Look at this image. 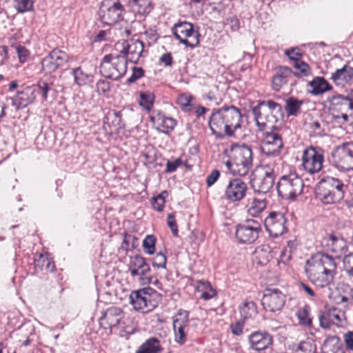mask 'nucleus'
<instances>
[{
    "label": "nucleus",
    "mask_w": 353,
    "mask_h": 353,
    "mask_svg": "<svg viewBox=\"0 0 353 353\" xmlns=\"http://www.w3.org/2000/svg\"><path fill=\"white\" fill-rule=\"evenodd\" d=\"M32 0H14V6L19 13L30 11L33 9Z\"/></svg>",
    "instance_id": "37998d69"
},
{
    "label": "nucleus",
    "mask_w": 353,
    "mask_h": 353,
    "mask_svg": "<svg viewBox=\"0 0 353 353\" xmlns=\"http://www.w3.org/2000/svg\"><path fill=\"white\" fill-rule=\"evenodd\" d=\"M38 92L41 95L43 101H47L48 94L52 90V85L43 80H40L37 83Z\"/></svg>",
    "instance_id": "49530a36"
},
{
    "label": "nucleus",
    "mask_w": 353,
    "mask_h": 353,
    "mask_svg": "<svg viewBox=\"0 0 353 353\" xmlns=\"http://www.w3.org/2000/svg\"><path fill=\"white\" fill-rule=\"evenodd\" d=\"M261 225L253 219H248L245 223L236 225V237L239 243L250 244L259 237Z\"/></svg>",
    "instance_id": "4468645a"
},
{
    "label": "nucleus",
    "mask_w": 353,
    "mask_h": 353,
    "mask_svg": "<svg viewBox=\"0 0 353 353\" xmlns=\"http://www.w3.org/2000/svg\"><path fill=\"white\" fill-rule=\"evenodd\" d=\"M127 65L128 60L125 56L108 54L101 60L99 72L105 78L118 81L125 74Z\"/></svg>",
    "instance_id": "423d86ee"
},
{
    "label": "nucleus",
    "mask_w": 353,
    "mask_h": 353,
    "mask_svg": "<svg viewBox=\"0 0 353 353\" xmlns=\"http://www.w3.org/2000/svg\"><path fill=\"white\" fill-rule=\"evenodd\" d=\"M124 10L123 5L119 1H108L103 3L99 9V19L103 23L112 26L122 20Z\"/></svg>",
    "instance_id": "9b49d317"
},
{
    "label": "nucleus",
    "mask_w": 353,
    "mask_h": 353,
    "mask_svg": "<svg viewBox=\"0 0 353 353\" xmlns=\"http://www.w3.org/2000/svg\"><path fill=\"white\" fill-rule=\"evenodd\" d=\"M276 164H263L256 166L250 176V184L254 192L266 194L273 188L276 176L275 170Z\"/></svg>",
    "instance_id": "39448f33"
},
{
    "label": "nucleus",
    "mask_w": 353,
    "mask_h": 353,
    "mask_svg": "<svg viewBox=\"0 0 353 353\" xmlns=\"http://www.w3.org/2000/svg\"><path fill=\"white\" fill-rule=\"evenodd\" d=\"M316 198L325 205L335 204L342 199L322 179L316 188Z\"/></svg>",
    "instance_id": "393cba45"
},
{
    "label": "nucleus",
    "mask_w": 353,
    "mask_h": 353,
    "mask_svg": "<svg viewBox=\"0 0 353 353\" xmlns=\"http://www.w3.org/2000/svg\"><path fill=\"white\" fill-rule=\"evenodd\" d=\"M322 245L327 252L334 254V258H341L347 250V245L344 239L334 235H330L323 239Z\"/></svg>",
    "instance_id": "4be33fe9"
},
{
    "label": "nucleus",
    "mask_w": 353,
    "mask_h": 353,
    "mask_svg": "<svg viewBox=\"0 0 353 353\" xmlns=\"http://www.w3.org/2000/svg\"><path fill=\"white\" fill-rule=\"evenodd\" d=\"M16 51L20 63H23L27 61L30 57V51L26 48L19 45L16 46Z\"/></svg>",
    "instance_id": "3c124183"
},
{
    "label": "nucleus",
    "mask_w": 353,
    "mask_h": 353,
    "mask_svg": "<svg viewBox=\"0 0 353 353\" xmlns=\"http://www.w3.org/2000/svg\"><path fill=\"white\" fill-rule=\"evenodd\" d=\"M294 71H292L293 76L298 78H303L312 75V69L310 66L303 61L294 62L293 64Z\"/></svg>",
    "instance_id": "4c0bfd02"
},
{
    "label": "nucleus",
    "mask_w": 353,
    "mask_h": 353,
    "mask_svg": "<svg viewBox=\"0 0 353 353\" xmlns=\"http://www.w3.org/2000/svg\"><path fill=\"white\" fill-rule=\"evenodd\" d=\"M128 271L133 278H137L141 285H147L152 282L151 269L146 259L141 255L136 254L130 258Z\"/></svg>",
    "instance_id": "9d476101"
},
{
    "label": "nucleus",
    "mask_w": 353,
    "mask_h": 353,
    "mask_svg": "<svg viewBox=\"0 0 353 353\" xmlns=\"http://www.w3.org/2000/svg\"><path fill=\"white\" fill-rule=\"evenodd\" d=\"M254 254L257 263L261 265H266L272 259L270 248L266 245L256 248Z\"/></svg>",
    "instance_id": "ea45409f"
},
{
    "label": "nucleus",
    "mask_w": 353,
    "mask_h": 353,
    "mask_svg": "<svg viewBox=\"0 0 353 353\" xmlns=\"http://www.w3.org/2000/svg\"><path fill=\"white\" fill-rule=\"evenodd\" d=\"M292 76V70L289 67L281 65L276 67L272 80L273 90L279 91L284 85L290 81Z\"/></svg>",
    "instance_id": "bb28decb"
},
{
    "label": "nucleus",
    "mask_w": 353,
    "mask_h": 353,
    "mask_svg": "<svg viewBox=\"0 0 353 353\" xmlns=\"http://www.w3.org/2000/svg\"><path fill=\"white\" fill-rule=\"evenodd\" d=\"M167 258L165 255L160 252L152 259V264L156 268H165Z\"/></svg>",
    "instance_id": "09e8293b"
},
{
    "label": "nucleus",
    "mask_w": 353,
    "mask_h": 353,
    "mask_svg": "<svg viewBox=\"0 0 353 353\" xmlns=\"http://www.w3.org/2000/svg\"><path fill=\"white\" fill-rule=\"evenodd\" d=\"M308 267L305 272L308 279L316 287L325 288L333 283L336 275V263L334 259L327 254L319 252L312 259L307 261Z\"/></svg>",
    "instance_id": "f03ea898"
},
{
    "label": "nucleus",
    "mask_w": 353,
    "mask_h": 353,
    "mask_svg": "<svg viewBox=\"0 0 353 353\" xmlns=\"http://www.w3.org/2000/svg\"><path fill=\"white\" fill-rule=\"evenodd\" d=\"M323 180L342 199L344 198L345 193L347 189V185L344 184L341 180H339V179L334 177H327Z\"/></svg>",
    "instance_id": "473e14b6"
},
{
    "label": "nucleus",
    "mask_w": 353,
    "mask_h": 353,
    "mask_svg": "<svg viewBox=\"0 0 353 353\" xmlns=\"http://www.w3.org/2000/svg\"><path fill=\"white\" fill-rule=\"evenodd\" d=\"M160 350L159 341L150 338L139 347L136 353H158Z\"/></svg>",
    "instance_id": "72a5a7b5"
},
{
    "label": "nucleus",
    "mask_w": 353,
    "mask_h": 353,
    "mask_svg": "<svg viewBox=\"0 0 353 353\" xmlns=\"http://www.w3.org/2000/svg\"><path fill=\"white\" fill-rule=\"evenodd\" d=\"M150 119L157 130L165 134L173 130L176 124L174 119L166 117L163 112L158 110L152 112Z\"/></svg>",
    "instance_id": "412c9836"
},
{
    "label": "nucleus",
    "mask_w": 353,
    "mask_h": 353,
    "mask_svg": "<svg viewBox=\"0 0 353 353\" xmlns=\"http://www.w3.org/2000/svg\"><path fill=\"white\" fill-rule=\"evenodd\" d=\"M310 128L315 136L321 137L325 134L319 121H316L311 123L310 124Z\"/></svg>",
    "instance_id": "052dcab7"
},
{
    "label": "nucleus",
    "mask_w": 353,
    "mask_h": 353,
    "mask_svg": "<svg viewBox=\"0 0 353 353\" xmlns=\"http://www.w3.org/2000/svg\"><path fill=\"white\" fill-rule=\"evenodd\" d=\"M220 176V172L218 170H214L212 172L207 176L206 183L208 187H210L214 184V183L218 180Z\"/></svg>",
    "instance_id": "e2e57ef3"
},
{
    "label": "nucleus",
    "mask_w": 353,
    "mask_h": 353,
    "mask_svg": "<svg viewBox=\"0 0 353 353\" xmlns=\"http://www.w3.org/2000/svg\"><path fill=\"white\" fill-rule=\"evenodd\" d=\"M230 159L225 165L234 176H246L253 165V153L250 146L234 145L231 148Z\"/></svg>",
    "instance_id": "7ed1b4c3"
},
{
    "label": "nucleus",
    "mask_w": 353,
    "mask_h": 353,
    "mask_svg": "<svg viewBox=\"0 0 353 353\" xmlns=\"http://www.w3.org/2000/svg\"><path fill=\"white\" fill-rule=\"evenodd\" d=\"M303 101L294 97L285 100V110L288 116H297L301 110Z\"/></svg>",
    "instance_id": "e433bc0d"
},
{
    "label": "nucleus",
    "mask_w": 353,
    "mask_h": 353,
    "mask_svg": "<svg viewBox=\"0 0 353 353\" xmlns=\"http://www.w3.org/2000/svg\"><path fill=\"white\" fill-rule=\"evenodd\" d=\"M339 151L353 159V142H346L336 148Z\"/></svg>",
    "instance_id": "603ef678"
},
{
    "label": "nucleus",
    "mask_w": 353,
    "mask_h": 353,
    "mask_svg": "<svg viewBox=\"0 0 353 353\" xmlns=\"http://www.w3.org/2000/svg\"><path fill=\"white\" fill-rule=\"evenodd\" d=\"M285 303V294L277 288H266L262 298L261 304L268 312H275L281 310Z\"/></svg>",
    "instance_id": "f3484780"
},
{
    "label": "nucleus",
    "mask_w": 353,
    "mask_h": 353,
    "mask_svg": "<svg viewBox=\"0 0 353 353\" xmlns=\"http://www.w3.org/2000/svg\"><path fill=\"white\" fill-rule=\"evenodd\" d=\"M144 75V70L142 68L133 67L132 68V74L131 76L127 79L128 84H132L137 81L138 79H141Z\"/></svg>",
    "instance_id": "8fccbe9b"
},
{
    "label": "nucleus",
    "mask_w": 353,
    "mask_h": 353,
    "mask_svg": "<svg viewBox=\"0 0 353 353\" xmlns=\"http://www.w3.org/2000/svg\"><path fill=\"white\" fill-rule=\"evenodd\" d=\"M241 114L239 108L231 105L214 110L209 119L212 133L218 139L232 137L241 128Z\"/></svg>",
    "instance_id": "f257e3e1"
},
{
    "label": "nucleus",
    "mask_w": 353,
    "mask_h": 353,
    "mask_svg": "<svg viewBox=\"0 0 353 353\" xmlns=\"http://www.w3.org/2000/svg\"><path fill=\"white\" fill-rule=\"evenodd\" d=\"M319 323L321 327L327 329L330 327V324L332 323L331 319H330V316L328 313L324 314L321 313L319 314Z\"/></svg>",
    "instance_id": "338daca9"
},
{
    "label": "nucleus",
    "mask_w": 353,
    "mask_h": 353,
    "mask_svg": "<svg viewBox=\"0 0 353 353\" xmlns=\"http://www.w3.org/2000/svg\"><path fill=\"white\" fill-rule=\"evenodd\" d=\"M285 54L289 57L290 59L294 61V62H298L301 61V53L300 52V50L299 48H290L287 49L285 51Z\"/></svg>",
    "instance_id": "864d4df0"
},
{
    "label": "nucleus",
    "mask_w": 353,
    "mask_h": 353,
    "mask_svg": "<svg viewBox=\"0 0 353 353\" xmlns=\"http://www.w3.org/2000/svg\"><path fill=\"white\" fill-rule=\"evenodd\" d=\"M69 60L70 57L65 52L54 48L42 59V70L46 74H52L65 66Z\"/></svg>",
    "instance_id": "ddd939ff"
},
{
    "label": "nucleus",
    "mask_w": 353,
    "mask_h": 353,
    "mask_svg": "<svg viewBox=\"0 0 353 353\" xmlns=\"http://www.w3.org/2000/svg\"><path fill=\"white\" fill-rule=\"evenodd\" d=\"M343 338L347 349L353 351V332L348 331Z\"/></svg>",
    "instance_id": "774afa93"
},
{
    "label": "nucleus",
    "mask_w": 353,
    "mask_h": 353,
    "mask_svg": "<svg viewBox=\"0 0 353 353\" xmlns=\"http://www.w3.org/2000/svg\"><path fill=\"white\" fill-rule=\"evenodd\" d=\"M323 161V152L321 148L310 147L303 151L302 166L307 172L312 174L319 172Z\"/></svg>",
    "instance_id": "f8f14e48"
},
{
    "label": "nucleus",
    "mask_w": 353,
    "mask_h": 353,
    "mask_svg": "<svg viewBox=\"0 0 353 353\" xmlns=\"http://www.w3.org/2000/svg\"><path fill=\"white\" fill-rule=\"evenodd\" d=\"M151 203L155 210L161 212L164 208L165 200H163L161 196H157L152 199Z\"/></svg>",
    "instance_id": "4d7b16f0"
},
{
    "label": "nucleus",
    "mask_w": 353,
    "mask_h": 353,
    "mask_svg": "<svg viewBox=\"0 0 353 353\" xmlns=\"http://www.w3.org/2000/svg\"><path fill=\"white\" fill-rule=\"evenodd\" d=\"M332 161L334 165L341 171L353 170V159L346 156L336 148L332 154Z\"/></svg>",
    "instance_id": "c85d7f7f"
},
{
    "label": "nucleus",
    "mask_w": 353,
    "mask_h": 353,
    "mask_svg": "<svg viewBox=\"0 0 353 353\" xmlns=\"http://www.w3.org/2000/svg\"><path fill=\"white\" fill-rule=\"evenodd\" d=\"M181 164V160L180 159H176L173 161H168L166 163V172H174Z\"/></svg>",
    "instance_id": "0e129e2a"
},
{
    "label": "nucleus",
    "mask_w": 353,
    "mask_h": 353,
    "mask_svg": "<svg viewBox=\"0 0 353 353\" xmlns=\"http://www.w3.org/2000/svg\"><path fill=\"white\" fill-rule=\"evenodd\" d=\"M106 123L115 127L117 129L125 128V124L122 121L121 112L111 111L109 112L105 117Z\"/></svg>",
    "instance_id": "79ce46f5"
},
{
    "label": "nucleus",
    "mask_w": 353,
    "mask_h": 353,
    "mask_svg": "<svg viewBox=\"0 0 353 353\" xmlns=\"http://www.w3.org/2000/svg\"><path fill=\"white\" fill-rule=\"evenodd\" d=\"M288 219L280 212H272L264 220L266 231L272 237L280 236L288 232Z\"/></svg>",
    "instance_id": "dca6fc26"
},
{
    "label": "nucleus",
    "mask_w": 353,
    "mask_h": 353,
    "mask_svg": "<svg viewBox=\"0 0 353 353\" xmlns=\"http://www.w3.org/2000/svg\"><path fill=\"white\" fill-rule=\"evenodd\" d=\"M16 97L19 101L18 107L26 108L35 100L34 90L27 87L23 90L18 92Z\"/></svg>",
    "instance_id": "7c9ffc66"
},
{
    "label": "nucleus",
    "mask_w": 353,
    "mask_h": 353,
    "mask_svg": "<svg viewBox=\"0 0 353 353\" xmlns=\"http://www.w3.org/2000/svg\"><path fill=\"white\" fill-rule=\"evenodd\" d=\"M130 4L138 14L145 15L152 10L151 0H130Z\"/></svg>",
    "instance_id": "58836bf2"
},
{
    "label": "nucleus",
    "mask_w": 353,
    "mask_h": 353,
    "mask_svg": "<svg viewBox=\"0 0 353 353\" xmlns=\"http://www.w3.org/2000/svg\"><path fill=\"white\" fill-rule=\"evenodd\" d=\"M303 188L302 179L295 172L282 176L276 185L279 196L284 199H294L301 194Z\"/></svg>",
    "instance_id": "6e6552de"
},
{
    "label": "nucleus",
    "mask_w": 353,
    "mask_h": 353,
    "mask_svg": "<svg viewBox=\"0 0 353 353\" xmlns=\"http://www.w3.org/2000/svg\"><path fill=\"white\" fill-rule=\"evenodd\" d=\"M343 269L350 276L353 277V252L345 255L343 259Z\"/></svg>",
    "instance_id": "de8ad7c7"
},
{
    "label": "nucleus",
    "mask_w": 353,
    "mask_h": 353,
    "mask_svg": "<svg viewBox=\"0 0 353 353\" xmlns=\"http://www.w3.org/2000/svg\"><path fill=\"white\" fill-rule=\"evenodd\" d=\"M157 239L153 235H147L143 241L144 252L148 254H153L155 252Z\"/></svg>",
    "instance_id": "c03bdc74"
},
{
    "label": "nucleus",
    "mask_w": 353,
    "mask_h": 353,
    "mask_svg": "<svg viewBox=\"0 0 353 353\" xmlns=\"http://www.w3.org/2000/svg\"><path fill=\"white\" fill-rule=\"evenodd\" d=\"M267 206V200L253 198L250 203L248 212L252 216H257Z\"/></svg>",
    "instance_id": "c9c22d12"
},
{
    "label": "nucleus",
    "mask_w": 353,
    "mask_h": 353,
    "mask_svg": "<svg viewBox=\"0 0 353 353\" xmlns=\"http://www.w3.org/2000/svg\"><path fill=\"white\" fill-rule=\"evenodd\" d=\"M241 317L245 320L257 314L256 304L252 301H245L239 308Z\"/></svg>",
    "instance_id": "f704fd0d"
},
{
    "label": "nucleus",
    "mask_w": 353,
    "mask_h": 353,
    "mask_svg": "<svg viewBox=\"0 0 353 353\" xmlns=\"http://www.w3.org/2000/svg\"><path fill=\"white\" fill-rule=\"evenodd\" d=\"M96 87L97 90L99 94H105L110 90V83L105 80H99L97 83Z\"/></svg>",
    "instance_id": "680f3d73"
},
{
    "label": "nucleus",
    "mask_w": 353,
    "mask_h": 353,
    "mask_svg": "<svg viewBox=\"0 0 353 353\" xmlns=\"http://www.w3.org/2000/svg\"><path fill=\"white\" fill-rule=\"evenodd\" d=\"M206 98L210 102L214 103L215 105H219L221 102V98L219 97L217 93V90L215 92L213 90H210L206 95Z\"/></svg>",
    "instance_id": "69168bd1"
},
{
    "label": "nucleus",
    "mask_w": 353,
    "mask_h": 353,
    "mask_svg": "<svg viewBox=\"0 0 353 353\" xmlns=\"http://www.w3.org/2000/svg\"><path fill=\"white\" fill-rule=\"evenodd\" d=\"M72 74L74 77V83L79 86L84 85L92 81V77L84 72L80 67L74 68Z\"/></svg>",
    "instance_id": "a19ab883"
},
{
    "label": "nucleus",
    "mask_w": 353,
    "mask_h": 353,
    "mask_svg": "<svg viewBox=\"0 0 353 353\" xmlns=\"http://www.w3.org/2000/svg\"><path fill=\"white\" fill-rule=\"evenodd\" d=\"M123 48L121 50L122 56L126 59L128 55V60L137 63L144 52V43L139 39H130L123 43Z\"/></svg>",
    "instance_id": "aec40b11"
},
{
    "label": "nucleus",
    "mask_w": 353,
    "mask_h": 353,
    "mask_svg": "<svg viewBox=\"0 0 353 353\" xmlns=\"http://www.w3.org/2000/svg\"><path fill=\"white\" fill-rule=\"evenodd\" d=\"M168 225L172 230V233L174 236H178V226L175 219V216L173 214H168Z\"/></svg>",
    "instance_id": "13d9d810"
},
{
    "label": "nucleus",
    "mask_w": 353,
    "mask_h": 353,
    "mask_svg": "<svg viewBox=\"0 0 353 353\" xmlns=\"http://www.w3.org/2000/svg\"><path fill=\"white\" fill-rule=\"evenodd\" d=\"M123 318V312L120 307H110L103 312L99 319V325L102 328L111 332L113 327L120 323Z\"/></svg>",
    "instance_id": "5701e85b"
},
{
    "label": "nucleus",
    "mask_w": 353,
    "mask_h": 353,
    "mask_svg": "<svg viewBox=\"0 0 353 353\" xmlns=\"http://www.w3.org/2000/svg\"><path fill=\"white\" fill-rule=\"evenodd\" d=\"M307 87L312 88L309 92L314 96H319L332 90V86L323 77H314L307 83Z\"/></svg>",
    "instance_id": "c756f323"
},
{
    "label": "nucleus",
    "mask_w": 353,
    "mask_h": 353,
    "mask_svg": "<svg viewBox=\"0 0 353 353\" xmlns=\"http://www.w3.org/2000/svg\"><path fill=\"white\" fill-rule=\"evenodd\" d=\"M353 78V68L345 64L342 68L337 69L331 75V79L337 86H344Z\"/></svg>",
    "instance_id": "cd10ccee"
},
{
    "label": "nucleus",
    "mask_w": 353,
    "mask_h": 353,
    "mask_svg": "<svg viewBox=\"0 0 353 353\" xmlns=\"http://www.w3.org/2000/svg\"><path fill=\"white\" fill-rule=\"evenodd\" d=\"M154 101V97L152 94L148 92L141 93L139 105L148 111L151 110Z\"/></svg>",
    "instance_id": "a18cd8bd"
},
{
    "label": "nucleus",
    "mask_w": 353,
    "mask_h": 353,
    "mask_svg": "<svg viewBox=\"0 0 353 353\" xmlns=\"http://www.w3.org/2000/svg\"><path fill=\"white\" fill-rule=\"evenodd\" d=\"M196 289L201 293L200 298L205 301L210 300L216 294L215 290L212 288L210 283L203 280L197 281Z\"/></svg>",
    "instance_id": "2f4dec72"
},
{
    "label": "nucleus",
    "mask_w": 353,
    "mask_h": 353,
    "mask_svg": "<svg viewBox=\"0 0 353 353\" xmlns=\"http://www.w3.org/2000/svg\"><path fill=\"white\" fill-rule=\"evenodd\" d=\"M272 341V335L266 332H255L249 336L251 348L258 352L267 349Z\"/></svg>",
    "instance_id": "a878e982"
},
{
    "label": "nucleus",
    "mask_w": 353,
    "mask_h": 353,
    "mask_svg": "<svg viewBox=\"0 0 353 353\" xmlns=\"http://www.w3.org/2000/svg\"><path fill=\"white\" fill-rule=\"evenodd\" d=\"M189 312L186 310H179L176 315L173 317V329L174 332V341L180 345L186 341V328L189 324Z\"/></svg>",
    "instance_id": "a211bd4d"
},
{
    "label": "nucleus",
    "mask_w": 353,
    "mask_h": 353,
    "mask_svg": "<svg viewBox=\"0 0 353 353\" xmlns=\"http://www.w3.org/2000/svg\"><path fill=\"white\" fill-rule=\"evenodd\" d=\"M172 32L174 37L187 47L194 48L199 44V34L190 22L179 21L174 24Z\"/></svg>",
    "instance_id": "1a4fd4ad"
},
{
    "label": "nucleus",
    "mask_w": 353,
    "mask_h": 353,
    "mask_svg": "<svg viewBox=\"0 0 353 353\" xmlns=\"http://www.w3.org/2000/svg\"><path fill=\"white\" fill-rule=\"evenodd\" d=\"M252 111L257 125L261 130L265 128L274 130L279 117L283 115L281 105L272 100L260 101Z\"/></svg>",
    "instance_id": "20e7f679"
},
{
    "label": "nucleus",
    "mask_w": 353,
    "mask_h": 353,
    "mask_svg": "<svg viewBox=\"0 0 353 353\" xmlns=\"http://www.w3.org/2000/svg\"><path fill=\"white\" fill-rule=\"evenodd\" d=\"M160 297L159 293L148 287L132 291L129 299L135 310L148 313L157 307Z\"/></svg>",
    "instance_id": "0eeeda50"
},
{
    "label": "nucleus",
    "mask_w": 353,
    "mask_h": 353,
    "mask_svg": "<svg viewBox=\"0 0 353 353\" xmlns=\"http://www.w3.org/2000/svg\"><path fill=\"white\" fill-rule=\"evenodd\" d=\"M330 109L333 111H350V116L353 117V99L348 96L339 94L329 96L327 98Z\"/></svg>",
    "instance_id": "b1692460"
},
{
    "label": "nucleus",
    "mask_w": 353,
    "mask_h": 353,
    "mask_svg": "<svg viewBox=\"0 0 353 353\" xmlns=\"http://www.w3.org/2000/svg\"><path fill=\"white\" fill-rule=\"evenodd\" d=\"M283 148V142L281 134L277 132H266L265 139L261 143L260 150L261 153L269 158H276L279 157L282 149Z\"/></svg>",
    "instance_id": "2eb2a0df"
},
{
    "label": "nucleus",
    "mask_w": 353,
    "mask_h": 353,
    "mask_svg": "<svg viewBox=\"0 0 353 353\" xmlns=\"http://www.w3.org/2000/svg\"><path fill=\"white\" fill-rule=\"evenodd\" d=\"M225 25L229 26L232 31H237L240 28V22L236 16H230L225 19Z\"/></svg>",
    "instance_id": "5fc2aeb1"
},
{
    "label": "nucleus",
    "mask_w": 353,
    "mask_h": 353,
    "mask_svg": "<svg viewBox=\"0 0 353 353\" xmlns=\"http://www.w3.org/2000/svg\"><path fill=\"white\" fill-rule=\"evenodd\" d=\"M247 191V184L241 179L236 178L228 182L224 196L230 202H239L245 198Z\"/></svg>",
    "instance_id": "6ab92c4d"
},
{
    "label": "nucleus",
    "mask_w": 353,
    "mask_h": 353,
    "mask_svg": "<svg viewBox=\"0 0 353 353\" xmlns=\"http://www.w3.org/2000/svg\"><path fill=\"white\" fill-rule=\"evenodd\" d=\"M244 326V321L239 320L236 321L235 323H232L230 325L231 332L233 334L236 336H240L243 334V328Z\"/></svg>",
    "instance_id": "bf43d9fd"
},
{
    "label": "nucleus",
    "mask_w": 353,
    "mask_h": 353,
    "mask_svg": "<svg viewBox=\"0 0 353 353\" xmlns=\"http://www.w3.org/2000/svg\"><path fill=\"white\" fill-rule=\"evenodd\" d=\"M328 314L332 323L334 324H337L338 323L341 322L343 318L344 317V313L337 310L335 308L330 310Z\"/></svg>",
    "instance_id": "6e6d98bb"
}]
</instances>
